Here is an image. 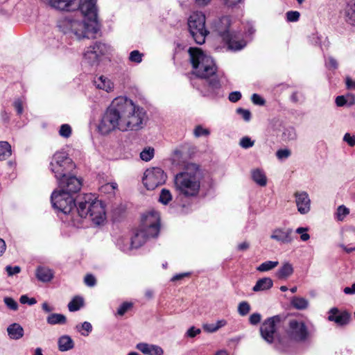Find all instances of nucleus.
<instances>
[{"label":"nucleus","instance_id":"53","mask_svg":"<svg viewBox=\"0 0 355 355\" xmlns=\"http://www.w3.org/2000/svg\"><path fill=\"white\" fill-rule=\"evenodd\" d=\"M325 65L329 69H336L338 63L334 58L329 56L325 60Z\"/></svg>","mask_w":355,"mask_h":355},{"label":"nucleus","instance_id":"1","mask_svg":"<svg viewBox=\"0 0 355 355\" xmlns=\"http://www.w3.org/2000/svg\"><path fill=\"white\" fill-rule=\"evenodd\" d=\"M146 112L132 100L124 97L114 98L101 116L97 125L98 132L107 135L119 130H138L142 128Z\"/></svg>","mask_w":355,"mask_h":355},{"label":"nucleus","instance_id":"38","mask_svg":"<svg viewBox=\"0 0 355 355\" xmlns=\"http://www.w3.org/2000/svg\"><path fill=\"white\" fill-rule=\"evenodd\" d=\"M173 200L171 191L167 189H162L159 193V202L162 205H167Z\"/></svg>","mask_w":355,"mask_h":355},{"label":"nucleus","instance_id":"23","mask_svg":"<svg viewBox=\"0 0 355 355\" xmlns=\"http://www.w3.org/2000/svg\"><path fill=\"white\" fill-rule=\"evenodd\" d=\"M136 348L146 355H163L162 348L158 345L148 344L146 343H138Z\"/></svg>","mask_w":355,"mask_h":355},{"label":"nucleus","instance_id":"8","mask_svg":"<svg viewBox=\"0 0 355 355\" xmlns=\"http://www.w3.org/2000/svg\"><path fill=\"white\" fill-rule=\"evenodd\" d=\"M74 167L75 166L71 159L65 152L55 153L51 159L49 166V168L54 174L56 180L64 178Z\"/></svg>","mask_w":355,"mask_h":355},{"label":"nucleus","instance_id":"63","mask_svg":"<svg viewBox=\"0 0 355 355\" xmlns=\"http://www.w3.org/2000/svg\"><path fill=\"white\" fill-rule=\"evenodd\" d=\"M343 140L347 142L350 146H355V137L351 135L349 133H346L344 135Z\"/></svg>","mask_w":355,"mask_h":355},{"label":"nucleus","instance_id":"61","mask_svg":"<svg viewBox=\"0 0 355 355\" xmlns=\"http://www.w3.org/2000/svg\"><path fill=\"white\" fill-rule=\"evenodd\" d=\"M19 302L21 304H28L29 305H33L37 302L34 297L29 298L26 295H21L20 297Z\"/></svg>","mask_w":355,"mask_h":355},{"label":"nucleus","instance_id":"29","mask_svg":"<svg viewBox=\"0 0 355 355\" xmlns=\"http://www.w3.org/2000/svg\"><path fill=\"white\" fill-rule=\"evenodd\" d=\"M293 273V267L288 262L284 263L276 272V276L279 279H286Z\"/></svg>","mask_w":355,"mask_h":355},{"label":"nucleus","instance_id":"39","mask_svg":"<svg viewBox=\"0 0 355 355\" xmlns=\"http://www.w3.org/2000/svg\"><path fill=\"white\" fill-rule=\"evenodd\" d=\"M296 137V131L293 127H288L285 128L282 133V138L285 141L295 140Z\"/></svg>","mask_w":355,"mask_h":355},{"label":"nucleus","instance_id":"58","mask_svg":"<svg viewBox=\"0 0 355 355\" xmlns=\"http://www.w3.org/2000/svg\"><path fill=\"white\" fill-rule=\"evenodd\" d=\"M261 315L259 313H252L249 318V322L252 325H256L261 322Z\"/></svg>","mask_w":355,"mask_h":355},{"label":"nucleus","instance_id":"5","mask_svg":"<svg viewBox=\"0 0 355 355\" xmlns=\"http://www.w3.org/2000/svg\"><path fill=\"white\" fill-rule=\"evenodd\" d=\"M160 229L159 214L152 210L142 216L139 228L131 238V246L137 249L142 246L149 239L158 236Z\"/></svg>","mask_w":355,"mask_h":355},{"label":"nucleus","instance_id":"20","mask_svg":"<svg viewBox=\"0 0 355 355\" xmlns=\"http://www.w3.org/2000/svg\"><path fill=\"white\" fill-rule=\"evenodd\" d=\"M350 315L346 311H340L337 308H332L329 311L328 320L334 322L339 326L349 323Z\"/></svg>","mask_w":355,"mask_h":355},{"label":"nucleus","instance_id":"57","mask_svg":"<svg viewBox=\"0 0 355 355\" xmlns=\"http://www.w3.org/2000/svg\"><path fill=\"white\" fill-rule=\"evenodd\" d=\"M23 104L24 102L20 98H17L13 102V106L19 115L23 113Z\"/></svg>","mask_w":355,"mask_h":355},{"label":"nucleus","instance_id":"31","mask_svg":"<svg viewBox=\"0 0 355 355\" xmlns=\"http://www.w3.org/2000/svg\"><path fill=\"white\" fill-rule=\"evenodd\" d=\"M12 154L11 145L6 141H0V161H4Z\"/></svg>","mask_w":355,"mask_h":355},{"label":"nucleus","instance_id":"4","mask_svg":"<svg viewBox=\"0 0 355 355\" xmlns=\"http://www.w3.org/2000/svg\"><path fill=\"white\" fill-rule=\"evenodd\" d=\"M201 178L199 167L195 164H188L183 171L175 176V191L186 198L196 197L200 189Z\"/></svg>","mask_w":355,"mask_h":355},{"label":"nucleus","instance_id":"47","mask_svg":"<svg viewBox=\"0 0 355 355\" xmlns=\"http://www.w3.org/2000/svg\"><path fill=\"white\" fill-rule=\"evenodd\" d=\"M307 227H300L296 229L295 232L300 234V239L302 241H306L310 239V235L307 233Z\"/></svg>","mask_w":355,"mask_h":355},{"label":"nucleus","instance_id":"55","mask_svg":"<svg viewBox=\"0 0 355 355\" xmlns=\"http://www.w3.org/2000/svg\"><path fill=\"white\" fill-rule=\"evenodd\" d=\"M132 304L130 302H123L118 309L117 313L119 315H123L131 307Z\"/></svg>","mask_w":355,"mask_h":355},{"label":"nucleus","instance_id":"32","mask_svg":"<svg viewBox=\"0 0 355 355\" xmlns=\"http://www.w3.org/2000/svg\"><path fill=\"white\" fill-rule=\"evenodd\" d=\"M227 324V321L225 319L219 320L216 323L204 324L202 328L205 331L208 333H214L220 328Z\"/></svg>","mask_w":355,"mask_h":355},{"label":"nucleus","instance_id":"24","mask_svg":"<svg viewBox=\"0 0 355 355\" xmlns=\"http://www.w3.org/2000/svg\"><path fill=\"white\" fill-rule=\"evenodd\" d=\"M37 279L42 282H49L53 278L54 274L52 270L44 266H39L35 271Z\"/></svg>","mask_w":355,"mask_h":355},{"label":"nucleus","instance_id":"46","mask_svg":"<svg viewBox=\"0 0 355 355\" xmlns=\"http://www.w3.org/2000/svg\"><path fill=\"white\" fill-rule=\"evenodd\" d=\"M244 0H223L224 6L227 9H234L238 7L241 3H243Z\"/></svg>","mask_w":355,"mask_h":355},{"label":"nucleus","instance_id":"14","mask_svg":"<svg viewBox=\"0 0 355 355\" xmlns=\"http://www.w3.org/2000/svg\"><path fill=\"white\" fill-rule=\"evenodd\" d=\"M59 189L70 195L78 192L82 187L81 180L75 176H67L57 180Z\"/></svg>","mask_w":355,"mask_h":355},{"label":"nucleus","instance_id":"44","mask_svg":"<svg viewBox=\"0 0 355 355\" xmlns=\"http://www.w3.org/2000/svg\"><path fill=\"white\" fill-rule=\"evenodd\" d=\"M72 130L69 124H62L59 130V135L64 138H69L71 135Z\"/></svg>","mask_w":355,"mask_h":355},{"label":"nucleus","instance_id":"10","mask_svg":"<svg viewBox=\"0 0 355 355\" xmlns=\"http://www.w3.org/2000/svg\"><path fill=\"white\" fill-rule=\"evenodd\" d=\"M286 334L291 340L295 342H304L309 336L306 324L302 321L295 319L289 320Z\"/></svg>","mask_w":355,"mask_h":355},{"label":"nucleus","instance_id":"2","mask_svg":"<svg viewBox=\"0 0 355 355\" xmlns=\"http://www.w3.org/2000/svg\"><path fill=\"white\" fill-rule=\"evenodd\" d=\"M96 4V0H85L78 8L83 19L66 17L59 21V28L64 33L73 34L78 39L94 37L100 29Z\"/></svg>","mask_w":355,"mask_h":355},{"label":"nucleus","instance_id":"15","mask_svg":"<svg viewBox=\"0 0 355 355\" xmlns=\"http://www.w3.org/2000/svg\"><path fill=\"white\" fill-rule=\"evenodd\" d=\"M222 40L227 45L228 49L234 51L243 49L247 44L241 34L236 31H232Z\"/></svg>","mask_w":355,"mask_h":355},{"label":"nucleus","instance_id":"54","mask_svg":"<svg viewBox=\"0 0 355 355\" xmlns=\"http://www.w3.org/2000/svg\"><path fill=\"white\" fill-rule=\"evenodd\" d=\"M236 113L239 114L245 121H249L251 119V113L248 110L238 108Z\"/></svg>","mask_w":355,"mask_h":355},{"label":"nucleus","instance_id":"56","mask_svg":"<svg viewBox=\"0 0 355 355\" xmlns=\"http://www.w3.org/2000/svg\"><path fill=\"white\" fill-rule=\"evenodd\" d=\"M84 282L87 286L92 287L96 285V279L94 275L88 274L85 277Z\"/></svg>","mask_w":355,"mask_h":355},{"label":"nucleus","instance_id":"64","mask_svg":"<svg viewBox=\"0 0 355 355\" xmlns=\"http://www.w3.org/2000/svg\"><path fill=\"white\" fill-rule=\"evenodd\" d=\"M241 98V94L239 92H232L229 95V100L231 102L236 103Z\"/></svg>","mask_w":355,"mask_h":355},{"label":"nucleus","instance_id":"12","mask_svg":"<svg viewBox=\"0 0 355 355\" xmlns=\"http://www.w3.org/2000/svg\"><path fill=\"white\" fill-rule=\"evenodd\" d=\"M166 175L164 171L159 167L148 168L143 178V183L148 190H153L156 187L165 183Z\"/></svg>","mask_w":355,"mask_h":355},{"label":"nucleus","instance_id":"51","mask_svg":"<svg viewBox=\"0 0 355 355\" xmlns=\"http://www.w3.org/2000/svg\"><path fill=\"white\" fill-rule=\"evenodd\" d=\"M286 20L289 22L297 21L300 17V13L298 11H288L286 14Z\"/></svg>","mask_w":355,"mask_h":355},{"label":"nucleus","instance_id":"18","mask_svg":"<svg viewBox=\"0 0 355 355\" xmlns=\"http://www.w3.org/2000/svg\"><path fill=\"white\" fill-rule=\"evenodd\" d=\"M231 19L230 17L224 16L216 19L213 24L214 31L223 40L232 31L230 29Z\"/></svg>","mask_w":355,"mask_h":355},{"label":"nucleus","instance_id":"43","mask_svg":"<svg viewBox=\"0 0 355 355\" xmlns=\"http://www.w3.org/2000/svg\"><path fill=\"white\" fill-rule=\"evenodd\" d=\"M349 214V209L344 205H340L338 207L336 211V218L342 221L346 216Z\"/></svg>","mask_w":355,"mask_h":355},{"label":"nucleus","instance_id":"28","mask_svg":"<svg viewBox=\"0 0 355 355\" xmlns=\"http://www.w3.org/2000/svg\"><path fill=\"white\" fill-rule=\"evenodd\" d=\"M58 349L60 352H67L74 347V342L67 335L60 336L58 340Z\"/></svg>","mask_w":355,"mask_h":355},{"label":"nucleus","instance_id":"36","mask_svg":"<svg viewBox=\"0 0 355 355\" xmlns=\"http://www.w3.org/2000/svg\"><path fill=\"white\" fill-rule=\"evenodd\" d=\"M76 329L83 336H88L89 334L92 331L93 327L90 322H84L80 324H78L76 326Z\"/></svg>","mask_w":355,"mask_h":355},{"label":"nucleus","instance_id":"3","mask_svg":"<svg viewBox=\"0 0 355 355\" xmlns=\"http://www.w3.org/2000/svg\"><path fill=\"white\" fill-rule=\"evenodd\" d=\"M188 52L193 73L207 82V89L202 91L203 95L210 97L218 96L221 87L220 76L217 71L214 60L197 47H190Z\"/></svg>","mask_w":355,"mask_h":355},{"label":"nucleus","instance_id":"22","mask_svg":"<svg viewBox=\"0 0 355 355\" xmlns=\"http://www.w3.org/2000/svg\"><path fill=\"white\" fill-rule=\"evenodd\" d=\"M343 12L345 21L352 26H355V0H345Z\"/></svg>","mask_w":355,"mask_h":355},{"label":"nucleus","instance_id":"21","mask_svg":"<svg viewBox=\"0 0 355 355\" xmlns=\"http://www.w3.org/2000/svg\"><path fill=\"white\" fill-rule=\"evenodd\" d=\"M93 83L97 89L107 93L112 92L114 89L113 82L109 78L103 75L94 77Z\"/></svg>","mask_w":355,"mask_h":355},{"label":"nucleus","instance_id":"50","mask_svg":"<svg viewBox=\"0 0 355 355\" xmlns=\"http://www.w3.org/2000/svg\"><path fill=\"white\" fill-rule=\"evenodd\" d=\"M239 144L243 148L247 149L254 146V141H252L248 137H244L241 139Z\"/></svg>","mask_w":355,"mask_h":355},{"label":"nucleus","instance_id":"30","mask_svg":"<svg viewBox=\"0 0 355 355\" xmlns=\"http://www.w3.org/2000/svg\"><path fill=\"white\" fill-rule=\"evenodd\" d=\"M46 322L49 324H64L67 322V318L61 313H51L46 318Z\"/></svg>","mask_w":355,"mask_h":355},{"label":"nucleus","instance_id":"25","mask_svg":"<svg viewBox=\"0 0 355 355\" xmlns=\"http://www.w3.org/2000/svg\"><path fill=\"white\" fill-rule=\"evenodd\" d=\"M9 338L12 340H19L24 336V329L18 323H12L7 327Z\"/></svg>","mask_w":355,"mask_h":355},{"label":"nucleus","instance_id":"35","mask_svg":"<svg viewBox=\"0 0 355 355\" xmlns=\"http://www.w3.org/2000/svg\"><path fill=\"white\" fill-rule=\"evenodd\" d=\"M84 305L83 298L80 296H76L68 304V309L71 312L78 311Z\"/></svg>","mask_w":355,"mask_h":355},{"label":"nucleus","instance_id":"60","mask_svg":"<svg viewBox=\"0 0 355 355\" xmlns=\"http://www.w3.org/2000/svg\"><path fill=\"white\" fill-rule=\"evenodd\" d=\"M6 270L9 276H12L14 275L19 273L21 271V268L19 266H14V267L10 266H7L6 267Z\"/></svg>","mask_w":355,"mask_h":355},{"label":"nucleus","instance_id":"45","mask_svg":"<svg viewBox=\"0 0 355 355\" xmlns=\"http://www.w3.org/2000/svg\"><path fill=\"white\" fill-rule=\"evenodd\" d=\"M193 134L196 137H200L209 135L210 131L207 128H204L202 125H198L194 128Z\"/></svg>","mask_w":355,"mask_h":355},{"label":"nucleus","instance_id":"13","mask_svg":"<svg viewBox=\"0 0 355 355\" xmlns=\"http://www.w3.org/2000/svg\"><path fill=\"white\" fill-rule=\"evenodd\" d=\"M281 322V317L275 315L266 319L260 327L261 337L268 343L274 340L277 325Z\"/></svg>","mask_w":355,"mask_h":355},{"label":"nucleus","instance_id":"34","mask_svg":"<svg viewBox=\"0 0 355 355\" xmlns=\"http://www.w3.org/2000/svg\"><path fill=\"white\" fill-rule=\"evenodd\" d=\"M117 247L123 252L128 253L131 250L134 249L131 246V240L130 241L128 238L120 237L116 241Z\"/></svg>","mask_w":355,"mask_h":355},{"label":"nucleus","instance_id":"17","mask_svg":"<svg viewBox=\"0 0 355 355\" xmlns=\"http://www.w3.org/2000/svg\"><path fill=\"white\" fill-rule=\"evenodd\" d=\"M293 230L289 227H277L270 234V239L279 243L287 244L293 241Z\"/></svg>","mask_w":355,"mask_h":355},{"label":"nucleus","instance_id":"26","mask_svg":"<svg viewBox=\"0 0 355 355\" xmlns=\"http://www.w3.org/2000/svg\"><path fill=\"white\" fill-rule=\"evenodd\" d=\"M273 286V281L270 277H263L258 279L252 288L254 292L266 291Z\"/></svg>","mask_w":355,"mask_h":355},{"label":"nucleus","instance_id":"48","mask_svg":"<svg viewBox=\"0 0 355 355\" xmlns=\"http://www.w3.org/2000/svg\"><path fill=\"white\" fill-rule=\"evenodd\" d=\"M117 184L116 182L107 183L101 187V191L104 193H114V190L117 189Z\"/></svg>","mask_w":355,"mask_h":355},{"label":"nucleus","instance_id":"62","mask_svg":"<svg viewBox=\"0 0 355 355\" xmlns=\"http://www.w3.org/2000/svg\"><path fill=\"white\" fill-rule=\"evenodd\" d=\"M251 100L255 105H263L265 103L264 100L257 94H252Z\"/></svg>","mask_w":355,"mask_h":355},{"label":"nucleus","instance_id":"49","mask_svg":"<svg viewBox=\"0 0 355 355\" xmlns=\"http://www.w3.org/2000/svg\"><path fill=\"white\" fill-rule=\"evenodd\" d=\"M3 302L12 311H16L18 309V304L17 302L12 297H6L3 299Z\"/></svg>","mask_w":355,"mask_h":355},{"label":"nucleus","instance_id":"41","mask_svg":"<svg viewBox=\"0 0 355 355\" xmlns=\"http://www.w3.org/2000/svg\"><path fill=\"white\" fill-rule=\"evenodd\" d=\"M251 307L248 302L243 301L239 304L238 313L241 316H245L249 313Z\"/></svg>","mask_w":355,"mask_h":355},{"label":"nucleus","instance_id":"27","mask_svg":"<svg viewBox=\"0 0 355 355\" xmlns=\"http://www.w3.org/2000/svg\"><path fill=\"white\" fill-rule=\"evenodd\" d=\"M252 180L260 187L267 184V178L264 171L261 168H254L251 171Z\"/></svg>","mask_w":355,"mask_h":355},{"label":"nucleus","instance_id":"33","mask_svg":"<svg viewBox=\"0 0 355 355\" xmlns=\"http://www.w3.org/2000/svg\"><path fill=\"white\" fill-rule=\"evenodd\" d=\"M291 303V305L297 310L306 309L309 306V301L302 297H293Z\"/></svg>","mask_w":355,"mask_h":355},{"label":"nucleus","instance_id":"16","mask_svg":"<svg viewBox=\"0 0 355 355\" xmlns=\"http://www.w3.org/2000/svg\"><path fill=\"white\" fill-rule=\"evenodd\" d=\"M295 205L300 214L304 215L311 210V199L307 192L296 191L294 193Z\"/></svg>","mask_w":355,"mask_h":355},{"label":"nucleus","instance_id":"40","mask_svg":"<svg viewBox=\"0 0 355 355\" xmlns=\"http://www.w3.org/2000/svg\"><path fill=\"white\" fill-rule=\"evenodd\" d=\"M155 154V150L153 148L147 147L145 148L140 153V158L145 162L150 161Z\"/></svg>","mask_w":355,"mask_h":355},{"label":"nucleus","instance_id":"6","mask_svg":"<svg viewBox=\"0 0 355 355\" xmlns=\"http://www.w3.org/2000/svg\"><path fill=\"white\" fill-rule=\"evenodd\" d=\"M76 211L80 218L89 217L96 225L103 223L106 218L104 204L91 193L80 197L78 200Z\"/></svg>","mask_w":355,"mask_h":355},{"label":"nucleus","instance_id":"7","mask_svg":"<svg viewBox=\"0 0 355 355\" xmlns=\"http://www.w3.org/2000/svg\"><path fill=\"white\" fill-rule=\"evenodd\" d=\"M205 15L200 11L193 12L188 19V26L189 32L198 44L205 42V37L209 31L205 28Z\"/></svg>","mask_w":355,"mask_h":355},{"label":"nucleus","instance_id":"52","mask_svg":"<svg viewBox=\"0 0 355 355\" xmlns=\"http://www.w3.org/2000/svg\"><path fill=\"white\" fill-rule=\"evenodd\" d=\"M291 152L287 148L279 149L276 152V156L279 159H286L290 157Z\"/></svg>","mask_w":355,"mask_h":355},{"label":"nucleus","instance_id":"9","mask_svg":"<svg viewBox=\"0 0 355 355\" xmlns=\"http://www.w3.org/2000/svg\"><path fill=\"white\" fill-rule=\"evenodd\" d=\"M51 201L54 209L64 214H69L76 204L72 195L60 191L55 190L51 196Z\"/></svg>","mask_w":355,"mask_h":355},{"label":"nucleus","instance_id":"42","mask_svg":"<svg viewBox=\"0 0 355 355\" xmlns=\"http://www.w3.org/2000/svg\"><path fill=\"white\" fill-rule=\"evenodd\" d=\"M144 54L137 50H134L130 53L129 60L132 62L141 63L142 62Z\"/></svg>","mask_w":355,"mask_h":355},{"label":"nucleus","instance_id":"37","mask_svg":"<svg viewBox=\"0 0 355 355\" xmlns=\"http://www.w3.org/2000/svg\"><path fill=\"white\" fill-rule=\"evenodd\" d=\"M279 265V262L277 261H266L261 263L257 268V270L263 272L270 271L275 268H276Z\"/></svg>","mask_w":355,"mask_h":355},{"label":"nucleus","instance_id":"19","mask_svg":"<svg viewBox=\"0 0 355 355\" xmlns=\"http://www.w3.org/2000/svg\"><path fill=\"white\" fill-rule=\"evenodd\" d=\"M81 0H49V5L56 10L71 11L79 8Z\"/></svg>","mask_w":355,"mask_h":355},{"label":"nucleus","instance_id":"11","mask_svg":"<svg viewBox=\"0 0 355 355\" xmlns=\"http://www.w3.org/2000/svg\"><path fill=\"white\" fill-rule=\"evenodd\" d=\"M111 51L109 45L103 42H96L87 48L84 53V60L91 66L97 65L101 57L107 54Z\"/></svg>","mask_w":355,"mask_h":355},{"label":"nucleus","instance_id":"59","mask_svg":"<svg viewBox=\"0 0 355 355\" xmlns=\"http://www.w3.org/2000/svg\"><path fill=\"white\" fill-rule=\"evenodd\" d=\"M201 333V330L195 327H190L186 332V336L189 338H194Z\"/></svg>","mask_w":355,"mask_h":355}]
</instances>
